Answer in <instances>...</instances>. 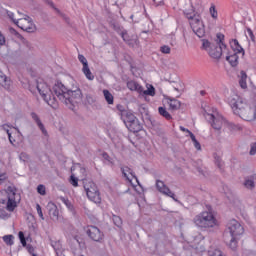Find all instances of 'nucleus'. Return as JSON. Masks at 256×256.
Listing matches in <instances>:
<instances>
[{
    "label": "nucleus",
    "instance_id": "nucleus-15",
    "mask_svg": "<svg viewBox=\"0 0 256 256\" xmlns=\"http://www.w3.org/2000/svg\"><path fill=\"white\" fill-rule=\"evenodd\" d=\"M226 61L231 65V67H237L239 65V53L237 52H229V50L226 47Z\"/></svg>",
    "mask_w": 256,
    "mask_h": 256
},
{
    "label": "nucleus",
    "instance_id": "nucleus-2",
    "mask_svg": "<svg viewBox=\"0 0 256 256\" xmlns=\"http://www.w3.org/2000/svg\"><path fill=\"white\" fill-rule=\"evenodd\" d=\"M228 103L235 115H239L244 121H255V108L243 102L239 95L232 93L228 97Z\"/></svg>",
    "mask_w": 256,
    "mask_h": 256
},
{
    "label": "nucleus",
    "instance_id": "nucleus-20",
    "mask_svg": "<svg viewBox=\"0 0 256 256\" xmlns=\"http://www.w3.org/2000/svg\"><path fill=\"white\" fill-rule=\"evenodd\" d=\"M230 45L232 47L233 53H239L242 54V57L245 55V50L241 45L239 44V41L237 39H234L230 42Z\"/></svg>",
    "mask_w": 256,
    "mask_h": 256
},
{
    "label": "nucleus",
    "instance_id": "nucleus-10",
    "mask_svg": "<svg viewBox=\"0 0 256 256\" xmlns=\"http://www.w3.org/2000/svg\"><path fill=\"white\" fill-rule=\"evenodd\" d=\"M16 25L22 29V31H26V33H35V31H37V26L33 23V19L25 14H22V16L17 19Z\"/></svg>",
    "mask_w": 256,
    "mask_h": 256
},
{
    "label": "nucleus",
    "instance_id": "nucleus-29",
    "mask_svg": "<svg viewBox=\"0 0 256 256\" xmlns=\"http://www.w3.org/2000/svg\"><path fill=\"white\" fill-rule=\"evenodd\" d=\"M227 127L230 129V131H241L243 127L239 124H235L233 122H226Z\"/></svg>",
    "mask_w": 256,
    "mask_h": 256
},
{
    "label": "nucleus",
    "instance_id": "nucleus-32",
    "mask_svg": "<svg viewBox=\"0 0 256 256\" xmlns=\"http://www.w3.org/2000/svg\"><path fill=\"white\" fill-rule=\"evenodd\" d=\"M190 139L192 140V143H194V147L198 150L201 151V144L199 141H197V138H195L194 133H190Z\"/></svg>",
    "mask_w": 256,
    "mask_h": 256
},
{
    "label": "nucleus",
    "instance_id": "nucleus-46",
    "mask_svg": "<svg viewBox=\"0 0 256 256\" xmlns=\"http://www.w3.org/2000/svg\"><path fill=\"white\" fill-rule=\"evenodd\" d=\"M36 211H37L40 219H42V221H45V217L43 216V210L41 209V205H39V204L36 205Z\"/></svg>",
    "mask_w": 256,
    "mask_h": 256
},
{
    "label": "nucleus",
    "instance_id": "nucleus-56",
    "mask_svg": "<svg viewBox=\"0 0 256 256\" xmlns=\"http://www.w3.org/2000/svg\"><path fill=\"white\" fill-rule=\"evenodd\" d=\"M3 213V211L2 210H0V215Z\"/></svg>",
    "mask_w": 256,
    "mask_h": 256
},
{
    "label": "nucleus",
    "instance_id": "nucleus-39",
    "mask_svg": "<svg viewBox=\"0 0 256 256\" xmlns=\"http://www.w3.org/2000/svg\"><path fill=\"white\" fill-rule=\"evenodd\" d=\"M160 51L164 54V55H169L171 53V47L167 46V45H163L160 47Z\"/></svg>",
    "mask_w": 256,
    "mask_h": 256
},
{
    "label": "nucleus",
    "instance_id": "nucleus-48",
    "mask_svg": "<svg viewBox=\"0 0 256 256\" xmlns=\"http://www.w3.org/2000/svg\"><path fill=\"white\" fill-rule=\"evenodd\" d=\"M247 33H248L251 41H255V34H253V30H251V28H247Z\"/></svg>",
    "mask_w": 256,
    "mask_h": 256
},
{
    "label": "nucleus",
    "instance_id": "nucleus-17",
    "mask_svg": "<svg viewBox=\"0 0 256 256\" xmlns=\"http://www.w3.org/2000/svg\"><path fill=\"white\" fill-rule=\"evenodd\" d=\"M48 213L52 221H59V208L53 202H49L47 205Z\"/></svg>",
    "mask_w": 256,
    "mask_h": 256
},
{
    "label": "nucleus",
    "instance_id": "nucleus-41",
    "mask_svg": "<svg viewBox=\"0 0 256 256\" xmlns=\"http://www.w3.org/2000/svg\"><path fill=\"white\" fill-rule=\"evenodd\" d=\"M9 33L11 35H14V37H17V39H23V36L17 32L14 28H9Z\"/></svg>",
    "mask_w": 256,
    "mask_h": 256
},
{
    "label": "nucleus",
    "instance_id": "nucleus-16",
    "mask_svg": "<svg viewBox=\"0 0 256 256\" xmlns=\"http://www.w3.org/2000/svg\"><path fill=\"white\" fill-rule=\"evenodd\" d=\"M0 85L5 89L6 91H11L13 89V81H11V78L7 77L3 71L0 70Z\"/></svg>",
    "mask_w": 256,
    "mask_h": 256
},
{
    "label": "nucleus",
    "instance_id": "nucleus-9",
    "mask_svg": "<svg viewBox=\"0 0 256 256\" xmlns=\"http://www.w3.org/2000/svg\"><path fill=\"white\" fill-rule=\"evenodd\" d=\"M83 185L88 199L93 201V203H101V194H99L97 185H95L91 180H84Z\"/></svg>",
    "mask_w": 256,
    "mask_h": 256
},
{
    "label": "nucleus",
    "instance_id": "nucleus-21",
    "mask_svg": "<svg viewBox=\"0 0 256 256\" xmlns=\"http://www.w3.org/2000/svg\"><path fill=\"white\" fill-rule=\"evenodd\" d=\"M121 119H122V121H124L125 125L127 126V123H132L133 121H135L137 119V117H135V115H133V113L128 111L122 116Z\"/></svg>",
    "mask_w": 256,
    "mask_h": 256
},
{
    "label": "nucleus",
    "instance_id": "nucleus-38",
    "mask_svg": "<svg viewBox=\"0 0 256 256\" xmlns=\"http://www.w3.org/2000/svg\"><path fill=\"white\" fill-rule=\"evenodd\" d=\"M116 109H118L119 111V115L120 117H123L128 111L125 109V106L121 105V104H118L116 106Z\"/></svg>",
    "mask_w": 256,
    "mask_h": 256
},
{
    "label": "nucleus",
    "instance_id": "nucleus-47",
    "mask_svg": "<svg viewBox=\"0 0 256 256\" xmlns=\"http://www.w3.org/2000/svg\"><path fill=\"white\" fill-rule=\"evenodd\" d=\"M250 155H255L256 154V142L252 143L250 145V152H249Z\"/></svg>",
    "mask_w": 256,
    "mask_h": 256
},
{
    "label": "nucleus",
    "instance_id": "nucleus-13",
    "mask_svg": "<svg viewBox=\"0 0 256 256\" xmlns=\"http://www.w3.org/2000/svg\"><path fill=\"white\" fill-rule=\"evenodd\" d=\"M86 233L88 237H90V239L96 243H103V239H105V234L97 226H88Z\"/></svg>",
    "mask_w": 256,
    "mask_h": 256
},
{
    "label": "nucleus",
    "instance_id": "nucleus-25",
    "mask_svg": "<svg viewBox=\"0 0 256 256\" xmlns=\"http://www.w3.org/2000/svg\"><path fill=\"white\" fill-rule=\"evenodd\" d=\"M82 71L86 79H89V81H93L95 79V76L93 75V73H91V69H89V65L83 66Z\"/></svg>",
    "mask_w": 256,
    "mask_h": 256
},
{
    "label": "nucleus",
    "instance_id": "nucleus-53",
    "mask_svg": "<svg viewBox=\"0 0 256 256\" xmlns=\"http://www.w3.org/2000/svg\"><path fill=\"white\" fill-rule=\"evenodd\" d=\"M49 6L53 7V9H55V11H59L57 8H55V4H53V2H49Z\"/></svg>",
    "mask_w": 256,
    "mask_h": 256
},
{
    "label": "nucleus",
    "instance_id": "nucleus-45",
    "mask_svg": "<svg viewBox=\"0 0 256 256\" xmlns=\"http://www.w3.org/2000/svg\"><path fill=\"white\" fill-rule=\"evenodd\" d=\"M18 237H19V239H20L21 244H22L23 246H26V245H27V241L25 240V234H24L22 231H20V232L18 233Z\"/></svg>",
    "mask_w": 256,
    "mask_h": 256
},
{
    "label": "nucleus",
    "instance_id": "nucleus-52",
    "mask_svg": "<svg viewBox=\"0 0 256 256\" xmlns=\"http://www.w3.org/2000/svg\"><path fill=\"white\" fill-rule=\"evenodd\" d=\"M126 35H127V32L121 33V37H122L123 41H127V39H125Z\"/></svg>",
    "mask_w": 256,
    "mask_h": 256
},
{
    "label": "nucleus",
    "instance_id": "nucleus-7",
    "mask_svg": "<svg viewBox=\"0 0 256 256\" xmlns=\"http://www.w3.org/2000/svg\"><path fill=\"white\" fill-rule=\"evenodd\" d=\"M193 222L195 226L200 227V229H213V227H217V225H219L215 215L209 211H204L196 215Z\"/></svg>",
    "mask_w": 256,
    "mask_h": 256
},
{
    "label": "nucleus",
    "instance_id": "nucleus-27",
    "mask_svg": "<svg viewBox=\"0 0 256 256\" xmlns=\"http://www.w3.org/2000/svg\"><path fill=\"white\" fill-rule=\"evenodd\" d=\"M103 95L108 103V105H113V94H111V92H109V90H103Z\"/></svg>",
    "mask_w": 256,
    "mask_h": 256
},
{
    "label": "nucleus",
    "instance_id": "nucleus-34",
    "mask_svg": "<svg viewBox=\"0 0 256 256\" xmlns=\"http://www.w3.org/2000/svg\"><path fill=\"white\" fill-rule=\"evenodd\" d=\"M215 165H217L218 169H220V171H225V163L223 162V160H221V158L217 157L215 158Z\"/></svg>",
    "mask_w": 256,
    "mask_h": 256
},
{
    "label": "nucleus",
    "instance_id": "nucleus-35",
    "mask_svg": "<svg viewBox=\"0 0 256 256\" xmlns=\"http://www.w3.org/2000/svg\"><path fill=\"white\" fill-rule=\"evenodd\" d=\"M244 187H246V189H255V181L251 179H246L244 181Z\"/></svg>",
    "mask_w": 256,
    "mask_h": 256
},
{
    "label": "nucleus",
    "instance_id": "nucleus-26",
    "mask_svg": "<svg viewBox=\"0 0 256 256\" xmlns=\"http://www.w3.org/2000/svg\"><path fill=\"white\" fill-rule=\"evenodd\" d=\"M121 172L124 175V177L127 179V181H129L130 183H131V178H129L127 173H129L130 175H132V177H134V179H136L135 175H133V170H131V168L127 166L121 168Z\"/></svg>",
    "mask_w": 256,
    "mask_h": 256
},
{
    "label": "nucleus",
    "instance_id": "nucleus-44",
    "mask_svg": "<svg viewBox=\"0 0 256 256\" xmlns=\"http://www.w3.org/2000/svg\"><path fill=\"white\" fill-rule=\"evenodd\" d=\"M86 103L93 105V103H95V97L91 94H86Z\"/></svg>",
    "mask_w": 256,
    "mask_h": 256
},
{
    "label": "nucleus",
    "instance_id": "nucleus-54",
    "mask_svg": "<svg viewBox=\"0 0 256 256\" xmlns=\"http://www.w3.org/2000/svg\"><path fill=\"white\" fill-rule=\"evenodd\" d=\"M200 93H201V95H205V91H203V90Z\"/></svg>",
    "mask_w": 256,
    "mask_h": 256
},
{
    "label": "nucleus",
    "instance_id": "nucleus-24",
    "mask_svg": "<svg viewBox=\"0 0 256 256\" xmlns=\"http://www.w3.org/2000/svg\"><path fill=\"white\" fill-rule=\"evenodd\" d=\"M7 15H8L9 19H11V21H13V23L15 25H17V20L21 19L23 14L19 13V12L17 14H15V13H13L11 11H7Z\"/></svg>",
    "mask_w": 256,
    "mask_h": 256
},
{
    "label": "nucleus",
    "instance_id": "nucleus-3",
    "mask_svg": "<svg viewBox=\"0 0 256 256\" xmlns=\"http://www.w3.org/2000/svg\"><path fill=\"white\" fill-rule=\"evenodd\" d=\"M0 203L6 205L7 211L13 213L21 203V194L17 193L15 186H8L6 189L0 191Z\"/></svg>",
    "mask_w": 256,
    "mask_h": 256
},
{
    "label": "nucleus",
    "instance_id": "nucleus-14",
    "mask_svg": "<svg viewBox=\"0 0 256 256\" xmlns=\"http://www.w3.org/2000/svg\"><path fill=\"white\" fill-rule=\"evenodd\" d=\"M156 189L160 193H163V195H167V197H171V199H173L174 201H177V199H175V193H173L171 191V189H169V187H167V185H165L164 181L157 180L156 181Z\"/></svg>",
    "mask_w": 256,
    "mask_h": 256
},
{
    "label": "nucleus",
    "instance_id": "nucleus-18",
    "mask_svg": "<svg viewBox=\"0 0 256 256\" xmlns=\"http://www.w3.org/2000/svg\"><path fill=\"white\" fill-rule=\"evenodd\" d=\"M30 117H32L34 123H36L37 127L40 129L43 135H47V129H45V125L41 121V118L39 117V115L35 112H32L30 113Z\"/></svg>",
    "mask_w": 256,
    "mask_h": 256
},
{
    "label": "nucleus",
    "instance_id": "nucleus-11",
    "mask_svg": "<svg viewBox=\"0 0 256 256\" xmlns=\"http://www.w3.org/2000/svg\"><path fill=\"white\" fill-rule=\"evenodd\" d=\"M126 85L130 91H136V93H139L140 95H149L150 97H155V87H153V85H150L147 90H143V86H141L135 80H128Z\"/></svg>",
    "mask_w": 256,
    "mask_h": 256
},
{
    "label": "nucleus",
    "instance_id": "nucleus-1",
    "mask_svg": "<svg viewBox=\"0 0 256 256\" xmlns=\"http://www.w3.org/2000/svg\"><path fill=\"white\" fill-rule=\"evenodd\" d=\"M53 93L59 101L64 103L69 109H73L77 103H81L83 100V92H81V89L67 90L65 85L61 82H58L53 86Z\"/></svg>",
    "mask_w": 256,
    "mask_h": 256
},
{
    "label": "nucleus",
    "instance_id": "nucleus-30",
    "mask_svg": "<svg viewBox=\"0 0 256 256\" xmlns=\"http://www.w3.org/2000/svg\"><path fill=\"white\" fill-rule=\"evenodd\" d=\"M2 129L7 133L10 143H15V140H11V135H13V132L11 131V127L9 125L4 124L2 126Z\"/></svg>",
    "mask_w": 256,
    "mask_h": 256
},
{
    "label": "nucleus",
    "instance_id": "nucleus-57",
    "mask_svg": "<svg viewBox=\"0 0 256 256\" xmlns=\"http://www.w3.org/2000/svg\"><path fill=\"white\" fill-rule=\"evenodd\" d=\"M154 1V3L157 1V0H153Z\"/></svg>",
    "mask_w": 256,
    "mask_h": 256
},
{
    "label": "nucleus",
    "instance_id": "nucleus-31",
    "mask_svg": "<svg viewBox=\"0 0 256 256\" xmlns=\"http://www.w3.org/2000/svg\"><path fill=\"white\" fill-rule=\"evenodd\" d=\"M158 111L162 117H165L167 121L171 120V114L168 113L167 109L164 107H159Z\"/></svg>",
    "mask_w": 256,
    "mask_h": 256
},
{
    "label": "nucleus",
    "instance_id": "nucleus-23",
    "mask_svg": "<svg viewBox=\"0 0 256 256\" xmlns=\"http://www.w3.org/2000/svg\"><path fill=\"white\" fill-rule=\"evenodd\" d=\"M239 85L242 89H247V73L245 71L240 72Z\"/></svg>",
    "mask_w": 256,
    "mask_h": 256
},
{
    "label": "nucleus",
    "instance_id": "nucleus-43",
    "mask_svg": "<svg viewBox=\"0 0 256 256\" xmlns=\"http://www.w3.org/2000/svg\"><path fill=\"white\" fill-rule=\"evenodd\" d=\"M37 192L39 193V195H46L47 191L45 189V185L43 184L38 185Z\"/></svg>",
    "mask_w": 256,
    "mask_h": 256
},
{
    "label": "nucleus",
    "instance_id": "nucleus-40",
    "mask_svg": "<svg viewBox=\"0 0 256 256\" xmlns=\"http://www.w3.org/2000/svg\"><path fill=\"white\" fill-rule=\"evenodd\" d=\"M70 183L73 185V187H79V179L75 177V175L70 176Z\"/></svg>",
    "mask_w": 256,
    "mask_h": 256
},
{
    "label": "nucleus",
    "instance_id": "nucleus-42",
    "mask_svg": "<svg viewBox=\"0 0 256 256\" xmlns=\"http://www.w3.org/2000/svg\"><path fill=\"white\" fill-rule=\"evenodd\" d=\"M78 59L80 63H82L83 67H87L89 65V63L87 62V58H85V56H83L82 54L78 55Z\"/></svg>",
    "mask_w": 256,
    "mask_h": 256
},
{
    "label": "nucleus",
    "instance_id": "nucleus-51",
    "mask_svg": "<svg viewBox=\"0 0 256 256\" xmlns=\"http://www.w3.org/2000/svg\"><path fill=\"white\" fill-rule=\"evenodd\" d=\"M7 179V176L5 174H0V181H5Z\"/></svg>",
    "mask_w": 256,
    "mask_h": 256
},
{
    "label": "nucleus",
    "instance_id": "nucleus-36",
    "mask_svg": "<svg viewBox=\"0 0 256 256\" xmlns=\"http://www.w3.org/2000/svg\"><path fill=\"white\" fill-rule=\"evenodd\" d=\"M112 220L114 222V225H116V227H121L123 225V220L121 219V217L117 215H113Z\"/></svg>",
    "mask_w": 256,
    "mask_h": 256
},
{
    "label": "nucleus",
    "instance_id": "nucleus-8",
    "mask_svg": "<svg viewBox=\"0 0 256 256\" xmlns=\"http://www.w3.org/2000/svg\"><path fill=\"white\" fill-rule=\"evenodd\" d=\"M36 88L38 93L44 99V101L50 107H52V109H57L59 107V104L57 103V99L55 97H51L53 93L51 92V88H49V85H47V83L43 81H38L36 84Z\"/></svg>",
    "mask_w": 256,
    "mask_h": 256
},
{
    "label": "nucleus",
    "instance_id": "nucleus-28",
    "mask_svg": "<svg viewBox=\"0 0 256 256\" xmlns=\"http://www.w3.org/2000/svg\"><path fill=\"white\" fill-rule=\"evenodd\" d=\"M3 241L6 245H8L9 247H11L15 242H14V239H15V236L13 235H5L3 236Z\"/></svg>",
    "mask_w": 256,
    "mask_h": 256
},
{
    "label": "nucleus",
    "instance_id": "nucleus-6",
    "mask_svg": "<svg viewBox=\"0 0 256 256\" xmlns=\"http://www.w3.org/2000/svg\"><path fill=\"white\" fill-rule=\"evenodd\" d=\"M184 14L186 15L187 19H189L190 27L197 35V37H205V24H203V20L201 19V15L195 13V8L191 6L190 10H185Z\"/></svg>",
    "mask_w": 256,
    "mask_h": 256
},
{
    "label": "nucleus",
    "instance_id": "nucleus-12",
    "mask_svg": "<svg viewBox=\"0 0 256 256\" xmlns=\"http://www.w3.org/2000/svg\"><path fill=\"white\" fill-rule=\"evenodd\" d=\"M207 119L211 123V127L215 129V131H221V127L223 125H227V121L223 118L219 112H215L214 114H207Z\"/></svg>",
    "mask_w": 256,
    "mask_h": 256
},
{
    "label": "nucleus",
    "instance_id": "nucleus-5",
    "mask_svg": "<svg viewBox=\"0 0 256 256\" xmlns=\"http://www.w3.org/2000/svg\"><path fill=\"white\" fill-rule=\"evenodd\" d=\"M217 39L218 41L215 44L209 42V40H202L203 49L208 52L212 59H221V56L227 53V45L223 43L225 35L217 34Z\"/></svg>",
    "mask_w": 256,
    "mask_h": 256
},
{
    "label": "nucleus",
    "instance_id": "nucleus-55",
    "mask_svg": "<svg viewBox=\"0 0 256 256\" xmlns=\"http://www.w3.org/2000/svg\"><path fill=\"white\" fill-rule=\"evenodd\" d=\"M11 141H15V138H13V136H11Z\"/></svg>",
    "mask_w": 256,
    "mask_h": 256
},
{
    "label": "nucleus",
    "instance_id": "nucleus-37",
    "mask_svg": "<svg viewBox=\"0 0 256 256\" xmlns=\"http://www.w3.org/2000/svg\"><path fill=\"white\" fill-rule=\"evenodd\" d=\"M209 11H210V15H211L212 19H217L218 13H217V8H215L214 4L211 5Z\"/></svg>",
    "mask_w": 256,
    "mask_h": 256
},
{
    "label": "nucleus",
    "instance_id": "nucleus-49",
    "mask_svg": "<svg viewBox=\"0 0 256 256\" xmlns=\"http://www.w3.org/2000/svg\"><path fill=\"white\" fill-rule=\"evenodd\" d=\"M180 131H183L184 133H188L189 137H191V133H193L192 131H190L189 129L180 126Z\"/></svg>",
    "mask_w": 256,
    "mask_h": 256
},
{
    "label": "nucleus",
    "instance_id": "nucleus-19",
    "mask_svg": "<svg viewBox=\"0 0 256 256\" xmlns=\"http://www.w3.org/2000/svg\"><path fill=\"white\" fill-rule=\"evenodd\" d=\"M126 127L132 133H139V131H141V129H143V126H141V124L139 123V120H137V119L130 123H127Z\"/></svg>",
    "mask_w": 256,
    "mask_h": 256
},
{
    "label": "nucleus",
    "instance_id": "nucleus-50",
    "mask_svg": "<svg viewBox=\"0 0 256 256\" xmlns=\"http://www.w3.org/2000/svg\"><path fill=\"white\" fill-rule=\"evenodd\" d=\"M0 45H5V36L0 32Z\"/></svg>",
    "mask_w": 256,
    "mask_h": 256
},
{
    "label": "nucleus",
    "instance_id": "nucleus-4",
    "mask_svg": "<svg viewBox=\"0 0 256 256\" xmlns=\"http://www.w3.org/2000/svg\"><path fill=\"white\" fill-rule=\"evenodd\" d=\"M244 232L245 229L239 222H237V220H231L228 223V229L225 231L223 237L226 245H229L232 251L237 249V239H239Z\"/></svg>",
    "mask_w": 256,
    "mask_h": 256
},
{
    "label": "nucleus",
    "instance_id": "nucleus-33",
    "mask_svg": "<svg viewBox=\"0 0 256 256\" xmlns=\"http://www.w3.org/2000/svg\"><path fill=\"white\" fill-rule=\"evenodd\" d=\"M19 159L24 163H29V161H31V156H29V154H27L26 152H21L19 155Z\"/></svg>",
    "mask_w": 256,
    "mask_h": 256
},
{
    "label": "nucleus",
    "instance_id": "nucleus-22",
    "mask_svg": "<svg viewBox=\"0 0 256 256\" xmlns=\"http://www.w3.org/2000/svg\"><path fill=\"white\" fill-rule=\"evenodd\" d=\"M169 107L172 111H177V109H181V102L175 98H169Z\"/></svg>",
    "mask_w": 256,
    "mask_h": 256
}]
</instances>
